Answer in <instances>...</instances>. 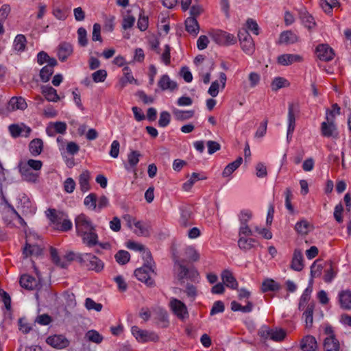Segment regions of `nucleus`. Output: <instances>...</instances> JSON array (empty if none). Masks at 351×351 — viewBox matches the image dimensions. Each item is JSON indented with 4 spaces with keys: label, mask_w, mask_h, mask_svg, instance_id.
Returning <instances> with one entry per match:
<instances>
[{
    "label": "nucleus",
    "mask_w": 351,
    "mask_h": 351,
    "mask_svg": "<svg viewBox=\"0 0 351 351\" xmlns=\"http://www.w3.org/2000/svg\"><path fill=\"white\" fill-rule=\"evenodd\" d=\"M302 57L297 54H282L278 58V62L283 66H287L294 62L302 61Z\"/></svg>",
    "instance_id": "nucleus-25"
},
{
    "label": "nucleus",
    "mask_w": 351,
    "mask_h": 351,
    "mask_svg": "<svg viewBox=\"0 0 351 351\" xmlns=\"http://www.w3.org/2000/svg\"><path fill=\"white\" fill-rule=\"evenodd\" d=\"M84 205L93 210H97V195L95 193H90L84 200Z\"/></svg>",
    "instance_id": "nucleus-46"
},
{
    "label": "nucleus",
    "mask_w": 351,
    "mask_h": 351,
    "mask_svg": "<svg viewBox=\"0 0 351 351\" xmlns=\"http://www.w3.org/2000/svg\"><path fill=\"white\" fill-rule=\"evenodd\" d=\"M280 285L272 279L265 280L263 284L261 289L263 292L275 291L280 289Z\"/></svg>",
    "instance_id": "nucleus-42"
},
{
    "label": "nucleus",
    "mask_w": 351,
    "mask_h": 351,
    "mask_svg": "<svg viewBox=\"0 0 351 351\" xmlns=\"http://www.w3.org/2000/svg\"><path fill=\"white\" fill-rule=\"evenodd\" d=\"M172 113L177 121H184L191 119L194 116L195 112L194 110H182L173 108Z\"/></svg>",
    "instance_id": "nucleus-29"
},
{
    "label": "nucleus",
    "mask_w": 351,
    "mask_h": 351,
    "mask_svg": "<svg viewBox=\"0 0 351 351\" xmlns=\"http://www.w3.org/2000/svg\"><path fill=\"white\" fill-rule=\"evenodd\" d=\"M154 267L143 265V267L134 271V275L138 280L148 285H152L153 284V280L152 279L151 275L154 274Z\"/></svg>",
    "instance_id": "nucleus-6"
},
{
    "label": "nucleus",
    "mask_w": 351,
    "mask_h": 351,
    "mask_svg": "<svg viewBox=\"0 0 351 351\" xmlns=\"http://www.w3.org/2000/svg\"><path fill=\"white\" fill-rule=\"evenodd\" d=\"M107 77V72L106 70L100 69L92 74L93 80L96 82H103Z\"/></svg>",
    "instance_id": "nucleus-56"
},
{
    "label": "nucleus",
    "mask_w": 351,
    "mask_h": 351,
    "mask_svg": "<svg viewBox=\"0 0 351 351\" xmlns=\"http://www.w3.org/2000/svg\"><path fill=\"white\" fill-rule=\"evenodd\" d=\"M51 60H56L54 58H50L49 55L45 51H40L37 55V61L40 65L45 63L49 64Z\"/></svg>",
    "instance_id": "nucleus-60"
},
{
    "label": "nucleus",
    "mask_w": 351,
    "mask_h": 351,
    "mask_svg": "<svg viewBox=\"0 0 351 351\" xmlns=\"http://www.w3.org/2000/svg\"><path fill=\"white\" fill-rule=\"evenodd\" d=\"M300 347L303 351H315L317 348V341L314 337L306 335L302 339Z\"/></svg>",
    "instance_id": "nucleus-22"
},
{
    "label": "nucleus",
    "mask_w": 351,
    "mask_h": 351,
    "mask_svg": "<svg viewBox=\"0 0 351 351\" xmlns=\"http://www.w3.org/2000/svg\"><path fill=\"white\" fill-rule=\"evenodd\" d=\"M20 285L26 289H34L37 286V280L28 274H24L21 276Z\"/></svg>",
    "instance_id": "nucleus-32"
},
{
    "label": "nucleus",
    "mask_w": 351,
    "mask_h": 351,
    "mask_svg": "<svg viewBox=\"0 0 351 351\" xmlns=\"http://www.w3.org/2000/svg\"><path fill=\"white\" fill-rule=\"evenodd\" d=\"M314 308H315V303L311 302L307 305L306 308L303 313V318L304 319V322L306 323V328L312 327L313 321V313Z\"/></svg>",
    "instance_id": "nucleus-34"
},
{
    "label": "nucleus",
    "mask_w": 351,
    "mask_h": 351,
    "mask_svg": "<svg viewBox=\"0 0 351 351\" xmlns=\"http://www.w3.org/2000/svg\"><path fill=\"white\" fill-rule=\"evenodd\" d=\"M238 38L242 50L248 56H252L255 51L254 42L248 32L242 29L239 31Z\"/></svg>",
    "instance_id": "nucleus-2"
},
{
    "label": "nucleus",
    "mask_w": 351,
    "mask_h": 351,
    "mask_svg": "<svg viewBox=\"0 0 351 351\" xmlns=\"http://www.w3.org/2000/svg\"><path fill=\"white\" fill-rule=\"evenodd\" d=\"M180 224L182 226H187L190 224V219L191 217V211L190 208L186 206H182L180 208Z\"/></svg>",
    "instance_id": "nucleus-38"
},
{
    "label": "nucleus",
    "mask_w": 351,
    "mask_h": 351,
    "mask_svg": "<svg viewBox=\"0 0 351 351\" xmlns=\"http://www.w3.org/2000/svg\"><path fill=\"white\" fill-rule=\"evenodd\" d=\"M75 223L79 236L84 234L95 228L90 219L84 214L78 215L75 219Z\"/></svg>",
    "instance_id": "nucleus-5"
},
{
    "label": "nucleus",
    "mask_w": 351,
    "mask_h": 351,
    "mask_svg": "<svg viewBox=\"0 0 351 351\" xmlns=\"http://www.w3.org/2000/svg\"><path fill=\"white\" fill-rule=\"evenodd\" d=\"M253 235L252 230L249 227L247 223H240L239 229V238L251 237Z\"/></svg>",
    "instance_id": "nucleus-54"
},
{
    "label": "nucleus",
    "mask_w": 351,
    "mask_h": 351,
    "mask_svg": "<svg viewBox=\"0 0 351 351\" xmlns=\"http://www.w3.org/2000/svg\"><path fill=\"white\" fill-rule=\"evenodd\" d=\"M299 112V107L298 105L293 103H289V108H288V117H287V122H288V127H287V138H289L290 136H291L294 130H295V115Z\"/></svg>",
    "instance_id": "nucleus-8"
},
{
    "label": "nucleus",
    "mask_w": 351,
    "mask_h": 351,
    "mask_svg": "<svg viewBox=\"0 0 351 351\" xmlns=\"http://www.w3.org/2000/svg\"><path fill=\"white\" fill-rule=\"evenodd\" d=\"M18 208L21 209L22 213L25 215H33L36 211L35 204L25 194L19 197Z\"/></svg>",
    "instance_id": "nucleus-9"
},
{
    "label": "nucleus",
    "mask_w": 351,
    "mask_h": 351,
    "mask_svg": "<svg viewBox=\"0 0 351 351\" xmlns=\"http://www.w3.org/2000/svg\"><path fill=\"white\" fill-rule=\"evenodd\" d=\"M221 276L223 283L226 287L232 289H237L239 285L238 282L230 270L226 269L223 271Z\"/></svg>",
    "instance_id": "nucleus-19"
},
{
    "label": "nucleus",
    "mask_w": 351,
    "mask_h": 351,
    "mask_svg": "<svg viewBox=\"0 0 351 351\" xmlns=\"http://www.w3.org/2000/svg\"><path fill=\"white\" fill-rule=\"evenodd\" d=\"M185 293L188 298L191 299V301L194 300L197 295V290L196 287L193 285L187 284L186 287Z\"/></svg>",
    "instance_id": "nucleus-63"
},
{
    "label": "nucleus",
    "mask_w": 351,
    "mask_h": 351,
    "mask_svg": "<svg viewBox=\"0 0 351 351\" xmlns=\"http://www.w3.org/2000/svg\"><path fill=\"white\" fill-rule=\"evenodd\" d=\"M47 217L50 221V226L53 228L56 229L62 219L65 217V214L62 212H60L53 208H49L45 211Z\"/></svg>",
    "instance_id": "nucleus-13"
},
{
    "label": "nucleus",
    "mask_w": 351,
    "mask_h": 351,
    "mask_svg": "<svg viewBox=\"0 0 351 351\" xmlns=\"http://www.w3.org/2000/svg\"><path fill=\"white\" fill-rule=\"evenodd\" d=\"M116 261L121 264L125 265L130 258V255L128 252L125 250H119L114 256Z\"/></svg>",
    "instance_id": "nucleus-47"
},
{
    "label": "nucleus",
    "mask_w": 351,
    "mask_h": 351,
    "mask_svg": "<svg viewBox=\"0 0 351 351\" xmlns=\"http://www.w3.org/2000/svg\"><path fill=\"white\" fill-rule=\"evenodd\" d=\"M295 229L300 234H306L309 231V223L306 220H301L296 223Z\"/></svg>",
    "instance_id": "nucleus-51"
},
{
    "label": "nucleus",
    "mask_w": 351,
    "mask_h": 351,
    "mask_svg": "<svg viewBox=\"0 0 351 351\" xmlns=\"http://www.w3.org/2000/svg\"><path fill=\"white\" fill-rule=\"evenodd\" d=\"M158 86L162 90H169L173 91L178 88L177 83L171 80L169 76L167 74L162 75L158 82Z\"/></svg>",
    "instance_id": "nucleus-18"
},
{
    "label": "nucleus",
    "mask_w": 351,
    "mask_h": 351,
    "mask_svg": "<svg viewBox=\"0 0 351 351\" xmlns=\"http://www.w3.org/2000/svg\"><path fill=\"white\" fill-rule=\"evenodd\" d=\"M186 30L194 36H196L199 31V26L197 19L193 16H189L185 20Z\"/></svg>",
    "instance_id": "nucleus-26"
},
{
    "label": "nucleus",
    "mask_w": 351,
    "mask_h": 351,
    "mask_svg": "<svg viewBox=\"0 0 351 351\" xmlns=\"http://www.w3.org/2000/svg\"><path fill=\"white\" fill-rule=\"evenodd\" d=\"M19 171L21 174L22 178L25 181L36 182L38 180V173L30 168H27L20 165Z\"/></svg>",
    "instance_id": "nucleus-21"
},
{
    "label": "nucleus",
    "mask_w": 351,
    "mask_h": 351,
    "mask_svg": "<svg viewBox=\"0 0 351 351\" xmlns=\"http://www.w3.org/2000/svg\"><path fill=\"white\" fill-rule=\"evenodd\" d=\"M300 19L303 25L308 29H311L315 25V19L305 9H302L300 12Z\"/></svg>",
    "instance_id": "nucleus-31"
},
{
    "label": "nucleus",
    "mask_w": 351,
    "mask_h": 351,
    "mask_svg": "<svg viewBox=\"0 0 351 351\" xmlns=\"http://www.w3.org/2000/svg\"><path fill=\"white\" fill-rule=\"evenodd\" d=\"M134 232L139 237H149L151 226L149 223L138 221L134 223Z\"/></svg>",
    "instance_id": "nucleus-20"
},
{
    "label": "nucleus",
    "mask_w": 351,
    "mask_h": 351,
    "mask_svg": "<svg viewBox=\"0 0 351 351\" xmlns=\"http://www.w3.org/2000/svg\"><path fill=\"white\" fill-rule=\"evenodd\" d=\"M66 130V124L64 122H56L51 126L47 128V133L49 136H53V132L64 134Z\"/></svg>",
    "instance_id": "nucleus-36"
},
{
    "label": "nucleus",
    "mask_w": 351,
    "mask_h": 351,
    "mask_svg": "<svg viewBox=\"0 0 351 351\" xmlns=\"http://www.w3.org/2000/svg\"><path fill=\"white\" fill-rule=\"evenodd\" d=\"M56 60H51L49 64L45 66L40 72V77L43 82H47L49 80L53 73V67L57 65Z\"/></svg>",
    "instance_id": "nucleus-23"
},
{
    "label": "nucleus",
    "mask_w": 351,
    "mask_h": 351,
    "mask_svg": "<svg viewBox=\"0 0 351 351\" xmlns=\"http://www.w3.org/2000/svg\"><path fill=\"white\" fill-rule=\"evenodd\" d=\"M298 40L297 36L291 31H286L281 33L280 42L281 43H294Z\"/></svg>",
    "instance_id": "nucleus-43"
},
{
    "label": "nucleus",
    "mask_w": 351,
    "mask_h": 351,
    "mask_svg": "<svg viewBox=\"0 0 351 351\" xmlns=\"http://www.w3.org/2000/svg\"><path fill=\"white\" fill-rule=\"evenodd\" d=\"M136 19L134 16L130 14L128 12L126 15L123 16L122 22V27L124 29H128L133 27L135 23Z\"/></svg>",
    "instance_id": "nucleus-52"
},
{
    "label": "nucleus",
    "mask_w": 351,
    "mask_h": 351,
    "mask_svg": "<svg viewBox=\"0 0 351 351\" xmlns=\"http://www.w3.org/2000/svg\"><path fill=\"white\" fill-rule=\"evenodd\" d=\"M149 25L148 17L142 14V12L139 14L137 22V27L141 31H145Z\"/></svg>",
    "instance_id": "nucleus-58"
},
{
    "label": "nucleus",
    "mask_w": 351,
    "mask_h": 351,
    "mask_svg": "<svg viewBox=\"0 0 351 351\" xmlns=\"http://www.w3.org/2000/svg\"><path fill=\"white\" fill-rule=\"evenodd\" d=\"M80 237L83 243L88 247H93L98 243V235L95 228Z\"/></svg>",
    "instance_id": "nucleus-28"
},
{
    "label": "nucleus",
    "mask_w": 351,
    "mask_h": 351,
    "mask_svg": "<svg viewBox=\"0 0 351 351\" xmlns=\"http://www.w3.org/2000/svg\"><path fill=\"white\" fill-rule=\"evenodd\" d=\"M312 292V287L311 286H308L306 289L304 291L302 295L300 297V302H299V309L300 310H304L306 307V305L307 304L308 302L309 301L311 298V294Z\"/></svg>",
    "instance_id": "nucleus-44"
},
{
    "label": "nucleus",
    "mask_w": 351,
    "mask_h": 351,
    "mask_svg": "<svg viewBox=\"0 0 351 351\" xmlns=\"http://www.w3.org/2000/svg\"><path fill=\"white\" fill-rule=\"evenodd\" d=\"M20 165L37 171L41 169L43 162L39 160L29 159L26 162H22Z\"/></svg>",
    "instance_id": "nucleus-50"
},
{
    "label": "nucleus",
    "mask_w": 351,
    "mask_h": 351,
    "mask_svg": "<svg viewBox=\"0 0 351 351\" xmlns=\"http://www.w3.org/2000/svg\"><path fill=\"white\" fill-rule=\"evenodd\" d=\"M289 86V82L285 78L281 77H275L271 84V89L274 91Z\"/></svg>",
    "instance_id": "nucleus-45"
},
{
    "label": "nucleus",
    "mask_w": 351,
    "mask_h": 351,
    "mask_svg": "<svg viewBox=\"0 0 351 351\" xmlns=\"http://www.w3.org/2000/svg\"><path fill=\"white\" fill-rule=\"evenodd\" d=\"M169 306L173 313L179 319H184L189 316L186 306L181 300L171 298L169 302Z\"/></svg>",
    "instance_id": "nucleus-7"
},
{
    "label": "nucleus",
    "mask_w": 351,
    "mask_h": 351,
    "mask_svg": "<svg viewBox=\"0 0 351 351\" xmlns=\"http://www.w3.org/2000/svg\"><path fill=\"white\" fill-rule=\"evenodd\" d=\"M142 253V258L144 261L143 265L152 266L154 267V263L153 261V258L149 250H148L145 247L143 250L141 252Z\"/></svg>",
    "instance_id": "nucleus-53"
},
{
    "label": "nucleus",
    "mask_w": 351,
    "mask_h": 351,
    "mask_svg": "<svg viewBox=\"0 0 351 351\" xmlns=\"http://www.w3.org/2000/svg\"><path fill=\"white\" fill-rule=\"evenodd\" d=\"M119 149H120L119 142L117 140L113 141L110 145L109 155L113 158H118L119 154Z\"/></svg>",
    "instance_id": "nucleus-59"
},
{
    "label": "nucleus",
    "mask_w": 351,
    "mask_h": 351,
    "mask_svg": "<svg viewBox=\"0 0 351 351\" xmlns=\"http://www.w3.org/2000/svg\"><path fill=\"white\" fill-rule=\"evenodd\" d=\"M171 120L170 114L167 111H162L160 114V118L158 120V125L162 128L167 126Z\"/></svg>",
    "instance_id": "nucleus-57"
},
{
    "label": "nucleus",
    "mask_w": 351,
    "mask_h": 351,
    "mask_svg": "<svg viewBox=\"0 0 351 351\" xmlns=\"http://www.w3.org/2000/svg\"><path fill=\"white\" fill-rule=\"evenodd\" d=\"M259 245L258 242L250 237H239L238 239V246L243 251H248L256 248Z\"/></svg>",
    "instance_id": "nucleus-15"
},
{
    "label": "nucleus",
    "mask_w": 351,
    "mask_h": 351,
    "mask_svg": "<svg viewBox=\"0 0 351 351\" xmlns=\"http://www.w3.org/2000/svg\"><path fill=\"white\" fill-rule=\"evenodd\" d=\"M42 93L49 101L56 102L60 99L57 90L52 86H43L42 88Z\"/></svg>",
    "instance_id": "nucleus-33"
},
{
    "label": "nucleus",
    "mask_w": 351,
    "mask_h": 351,
    "mask_svg": "<svg viewBox=\"0 0 351 351\" xmlns=\"http://www.w3.org/2000/svg\"><path fill=\"white\" fill-rule=\"evenodd\" d=\"M77 41L81 47H86L88 44L87 32L85 28L81 27L77 29Z\"/></svg>",
    "instance_id": "nucleus-49"
},
{
    "label": "nucleus",
    "mask_w": 351,
    "mask_h": 351,
    "mask_svg": "<svg viewBox=\"0 0 351 351\" xmlns=\"http://www.w3.org/2000/svg\"><path fill=\"white\" fill-rule=\"evenodd\" d=\"M27 104L24 98L22 97H12L7 106L8 111H14L16 110H25Z\"/></svg>",
    "instance_id": "nucleus-14"
},
{
    "label": "nucleus",
    "mask_w": 351,
    "mask_h": 351,
    "mask_svg": "<svg viewBox=\"0 0 351 351\" xmlns=\"http://www.w3.org/2000/svg\"><path fill=\"white\" fill-rule=\"evenodd\" d=\"M90 173L88 171H83L79 176V184L82 192H86L90 189L89 180Z\"/></svg>",
    "instance_id": "nucleus-37"
},
{
    "label": "nucleus",
    "mask_w": 351,
    "mask_h": 351,
    "mask_svg": "<svg viewBox=\"0 0 351 351\" xmlns=\"http://www.w3.org/2000/svg\"><path fill=\"white\" fill-rule=\"evenodd\" d=\"M27 40L24 35L18 34L14 40L13 47L17 52H22L25 50L26 47Z\"/></svg>",
    "instance_id": "nucleus-39"
},
{
    "label": "nucleus",
    "mask_w": 351,
    "mask_h": 351,
    "mask_svg": "<svg viewBox=\"0 0 351 351\" xmlns=\"http://www.w3.org/2000/svg\"><path fill=\"white\" fill-rule=\"evenodd\" d=\"M85 338L96 343H99L103 340V337L97 330H88Z\"/></svg>",
    "instance_id": "nucleus-48"
},
{
    "label": "nucleus",
    "mask_w": 351,
    "mask_h": 351,
    "mask_svg": "<svg viewBox=\"0 0 351 351\" xmlns=\"http://www.w3.org/2000/svg\"><path fill=\"white\" fill-rule=\"evenodd\" d=\"M73 53V46L69 43H61L58 48V56L61 62H64Z\"/></svg>",
    "instance_id": "nucleus-17"
},
{
    "label": "nucleus",
    "mask_w": 351,
    "mask_h": 351,
    "mask_svg": "<svg viewBox=\"0 0 351 351\" xmlns=\"http://www.w3.org/2000/svg\"><path fill=\"white\" fill-rule=\"evenodd\" d=\"M339 300L341 307L350 310L351 309V291L349 290L342 291L339 293Z\"/></svg>",
    "instance_id": "nucleus-30"
},
{
    "label": "nucleus",
    "mask_w": 351,
    "mask_h": 351,
    "mask_svg": "<svg viewBox=\"0 0 351 351\" xmlns=\"http://www.w3.org/2000/svg\"><path fill=\"white\" fill-rule=\"evenodd\" d=\"M326 121H324L321 125L322 135L325 137L336 136L337 128L334 123L335 115L333 112H326Z\"/></svg>",
    "instance_id": "nucleus-3"
},
{
    "label": "nucleus",
    "mask_w": 351,
    "mask_h": 351,
    "mask_svg": "<svg viewBox=\"0 0 351 351\" xmlns=\"http://www.w3.org/2000/svg\"><path fill=\"white\" fill-rule=\"evenodd\" d=\"M243 158L239 157L236 160L229 163L223 169L222 176L225 178L229 177L241 165Z\"/></svg>",
    "instance_id": "nucleus-35"
},
{
    "label": "nucleus",
    "mask_w": 351,
    "mask_h": 351,
    "mask_svg": "<svg viewBox=\"0 0 351 351\" xmlns=\"http://www.w3.org/2000/svg\"><path fill=\"white\" fill-rule=\"evenodd\" d=\"M47 344L56 349H63L69 345V341L62 335H54L46 339Z\"/></svg>",
    "instance_id": "nucleus-11"
},
{
    "label": "nucleus",
    "mask_w": 351,
    "mask_h": 351,
    "mask_svg": "<svg viewBox=\"0 0 351 351\" xmlns=\"http://www.w3.org/2000/svg\"><path fill=\"white\" fill-rule=\"evenodd\" d=\"M248 80L250 82V87L254 88L256 86L261 80V75L256 72H251L249 74Z\"/></svg>",
    "instance_id": "nucleus-64"
},
{
    "label": "nucleus",
    "mask_w": 351,
    "mask_h": 351,
    "mask_svg": "<svg viewBox=\"0 0 351 351\" xmlns=\"http://www.w3.org/2000/svg\"><path fill=\"white\" fill-rule=\"evenodd\" d=\"M304 267L303 256L300 250H295L291 261V268L295 271H300Z\"/></svg>",
    "instance_id": "nucleus-24"
},
{
    "label": "nucleus",
    "mask_w": 351,
    "mask_h": 351,
    "mask_svg": "<svg viewBox=\"0 0 351 351\" xmlns=\"http://www.w3.org/2000/svg\"><path fill=\"white\" fill-rule=\"evenodd\" d=\"M133 336L140 343L156 341L158 336L152 330H132Z\"/></svg>",
    "instance_id": "nucleus-12"
},
{
    "label": "nucleus",
    "mask_w": 351,
    "mask_h": 351,
    "mask_svg": "<svg viewBox=\"0 0 351 351\" xmlns=\"http://www.w3.org/2000/svg\"><path fill=\"white\" fill-rule=\"evenodd\" d=\"M317 58L322 61L328 62L333 59V49L327 44H321L316 47L315 50Z\"/></svg>",
    "instance_id": "nucleus-10"
},
{
    "label": "nucleus",
    "mask_w": 351,
    "mask_h": 351,
    "mask_svg": "<svg viewBox=\"0 0 351 351\" xmlns=\"http://www.w3.org/2000/svg\"><path fill=\"white\" fill-rule=\"evenodd\" d=\"M213 41L219 45H230L237 42V38L232 34L222 30H215L210 34Z\"/></svg>",
    "instance_id": "nucleus-4"
},
{
    "label": "nucleus",
    "mask_w": 351,
    "mask_h": 351,
    "mask_svg": "<svg viewBox=\"0 0 351 351\" xmlns=\"http://www.w3.org/2000/svg\"><path fill=\"white\" fill-rule=\"evenodd\" d=\"M85 306L88 310H95L100 311L102 308V305L99 303H96L90 298H86L85 301Z\"/></svg>",
    "instance_id": "nucleus-61"
},
{
    "label": "nucleus",
    "mask_w": 351,
    "mask_h": 351,
    "mask_svg": "<svg viewBox=\"0 0 351 351\" xmlns=\"http://www.w3.org/2000/svg\"><path fill=\"white\" fill-rule=\"evenodd\" d=\"M140 153L138 151H132L128 155V164L125 165L127 171H134L139 162Z\"/></svg>",
    "instance_id": "nucleus-27"
},
{
    "label": "nucleus",
    "mask_w": 351,
    "mask_h": 351,
    "mask_svg": "<svg viewBox=\"0 0 351 351\" xmlns=\"http://www.w3.org/2000/svg\"><path fill=\"white\" fill-rule=\"evenodd\" d=\"M252 217V213L249 210H243L240 212L239 219L240 223H247L251 219Z\"/></svg>",
    "instance_id": "nucleus-62"
},
{
    "label": "nucleus",
    "mask_w": 351,
    "mask_h": 351,
    "mask_svg": "<svg viewBox=\"0 0 351 351\" xmlns=\"http://www.w3.org/2000/svg\"><path fill=\"white\" fill-rule=\"evenodd\" d=\"M328 332V330H326ZM333 330H328V337H326L324 341V348L325 351H339V343L332 335Z\"/></svg>",
    "instance_id": "nucleus-16"
},
{
    "label": "nucleus",
    "mask_w": 351,
    "mask_h": 351,
    "mask_svg": "<svg viewBox=\"0 0 351 351\" xmlns=\"http://www.w3.org/2000/svg\"><path fill=\"white\" fill-rule=\"evenodd\" d=\"M74 256H75L76 260L88 270L99 273L104 269V262L90 253H82L76 255L73 253H70L67 257L69 260H72Z\"/></svg>",
    "instance_id": "nucleus-1"
},
{
    "label": "nucleus",
    "mask_w": 351,
    "mask_h": 351,
    "mask_svg": "<svg viewBox=\"0 0 351 351\" xmlns=\"http://www.w3.org/2000/svg\"><path fill=\"white\" fill-rule=\"evenodd\" d=\"M42 249L37 245H30L27 243L23 249V254L25 257L32 255L38 256L41 254Z\"/></svg>",
    "instance_id": "nucleus-41"
},
{
    "label": "nucleus",
    "mask_w": 351,
    "mask_h": 351,
    "mask_svg": "<svg viewBox=\"0 0 351 351\" xmlns=\"http://www.w3.org/2000/svg\"><path fill=\"white\" fill-rule=\"evenodd\" d=\"M185 254L186 257L192 261H197L199 258V254L192 246H189L185 249Z\"/></svg>",
    "instance_id": "nucleus-55"
},
{
    "label": "nucleus",
    "mask_w": 351,
    "mask_h": 351,
    "mask_svg": "<svg viewBox=\"0 0 351 351\" xmlns=\"http://www.w3.org/2000/svg\"><path fill=\"white\" fill-rule=\"evenodd\" d=\"M29 151L34 156L39 155L43 147V141L40 138H35L32 140L29 145Z\"/></svg>",
    "instance_id": "nucleus-40"
}]
</instances>
